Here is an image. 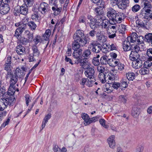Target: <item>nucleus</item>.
Here are the masks:
<instances>
[{"mask_svg":"<svg viewBox=\"0 0 152 152\" xmlns=\"http://www.w3.org/2000/svg\"><path fill=\"white\" fill-rule=\"evenodd\" d=\"M73 37L75 41L79 42L82 46H85L88 40L82 30H77L75 33Z\"/></svg>","mask_w":152,"mask_h":152,"instance_id":"nucleus-1","label":"nucleus"},{"mask_svg":"<svg viewBox=\"0 0 152 152\" xmlns=\"http://www.w3.org/2000/svg\"><path fill=\"white\" fill-rule=\"evenodd\" d=\"M131 51L129 55V58L133 61L140 59V55L139 54L140 48L138 45H134V47L132 48Z\"/></svg>","mask_w":152,"mask_h":152,"instance_id":"nucleus-2","label":"nucleus"},{"mask_svg":"<svg viewBox=\"0 0 152 152\" xmlns=\"http://www.w3.org/2000/svg\"><path fill=\"white\" fill-rule=\"evenodd\" d=\"M92 46L91 50L94 53H98L100 52L101 50L102 45L98 43L97 41L92 40L88 46V48H91Z\"/></svg>","mask_w":152,"mask_h":152,"instance_id":"nucleus-3","label":"nucleus"},{"mask_svg":"<svg viewBox=\"0 0 152 152\" xmlns=\"http://www.w3.org/2000/svg\"><path fill=\"white\" fill-rule=\"evenodd\" d=\"M15 85L13 84H10V86L8 89V91L7 92L4 93L3 95V96L4 98H7V99H11L12 100V103L14 100L15 98L13 99L12 97L10 96H12L15 91V88L14 87Z\"/></svg>","mask_w":152,"mask_h":152,"instance_id":"nucleus-4","label":"nucleus"},{"mask_svg":"<svg viewBox=\"0 0 152 152\" xmlns=\"http://www.w3.org/2000/svg\"><path fill=\"white\" fill-rule=\"evenodd\" d=\"M10 99H7V98H3L0 99V111H2L6 108L8 105H10L12 104V100Z\"/></svg>","mask_w":152,"mask_h":152,"instance_id":"nucleus-5","label":"nucleus"},{"mask_svg":"<svg viewBox=\"0 0 152 152\" xmlns=\"http://www.w3.org/2000/svg\"><path fill=\"white\" fill-rule=\"evenodd\" d=\"M124 14L121 12H118L116 13L112 21L115 23H120L124 20Z\"/></svg>","mask_w":152,"mask_h":152,"instance_id":"nucleus-6","label":"nucleus"},{"mask_svg":"<svg viewBox=\"0 0 152 152\" xmlns=\"http://www.w3.org/2000/svg\"><path fill=\"white\" fill-rule=\"evenodd\" d=\"M94 70L90 66L88 65L85 69L84 74L86 77L88 78L94 77Z\"/></svg>","mask_w":152,"mask_h":152,"instance_id":"nucleus-7","label":"nucleus"},{"mask_svg":"<svg viewBox=\"0 0 152 152\" xmlns=\"http://www.w3.org/2000/svg\"><path fill=\"white\" fill-rule=\"evenodd\" d=\"M97 70L100 73L99 75V78L102 83H104L106 82L105 77L103 73L104 71V68L103 66H101L97 67Z\"/></svg>","mask_w":152,"mask_h":152,"instance_id":"nucleus-8","label":"nucleus"},{"mask_svg":"<svg viewBox=\"0 0 152 152\" xmlns=\"http://www.w3.org/2000/svg\"><path fill=\"white\" fill-rule=\"evenodd\" d=\"M144 6L142 9L145 11L147 12L151 13L152 11V6L151 2L148 0H143L142 2Z\"/></svg>","mask_w":152,"mask_h":152,"instance_id":"nucleus-9","label":"nucleus"},{"mask_svg":"<svg viewBox=\"0 0 152 152\" xmlns=\"http://www.w3.org/2000/svg\"><path fill=\"white\" fill-rule=\"evenodd\" d=\"M50 8L49 5L45 2L41 3L39 8V10L42 14H45L49 10Z\"/></svg>","mask_w":152,"mask_h":152,"instance_id":"nucleus-10","label":"nucleus"},{"mask_svg":"<svg viewBox=\"0 0 152 152\" xmlns=\"http://www.w3.org/2000/svg\"><path fill=\"white\" fill-rule=\"evenodd\" d=\"M107 16L109 18L110 20L112 21L113 18H114V16L116 13V11L112 7H109L107 8Z\"/></svg>","mask_w":152,"mask_h":152,"instance_id":"nucleus-11","label":"nucleus"},{"mask_svg":"<svg viewBox=\"0 0 152 152\" xmlns=\"http://www.w3.org/2000/svg\"><path fill=\"white\" fill-rule=\"evenodd\" d=\"M115 138L114 135H111L107 139V142L110 147L113 149H114L116 145Z\"/></svg>","mask_w":152,"mask_h":152,"instance_id":"nucleus-12","label":"nucleus"},{"mask_svg":"<svg viewBox=\"0 0 152 152\" xmlns=\"http://www.w3.org/2000/svg\"><path fill=\"white\" fill-rule=\"evenodd\" d=\"M120 2L118 4V7L121 10L126 9L129 3V0H120Z\"/></svg>","mask_w":152,"mask_h":152,"instance_id":"nucleus-13","label":"nucleus"},{"mask_svg":"<svg viewBox=\"0 0 152 152\" xmlns=\"http://www.w3.org/2000/svg\"><path fill=\"white\" fill-rule=\"evenodd\" d=\"M129 41L127 39L124 41L123 43V48L124 51H127L130 50H131L132 48L134 47V46H132Z\"/></svg>","mask_w":152,"mask_h":152,"instance_id":"nucleus-14","label":"nucleus"},{"mask_svg":"<svg viewBox=\"0 0 152 152\" xmlns=\"http://www.w3.org/2000/svg\"><path fill=\"white\" fill-rule=\"evenodd\" d=\"M144 22H143L141 20H137L136 21V23L137 25L141 28H144L146 29H148V26H147L148 24H151L150 22H148L147 20H144Z\"/></svg>","mask_w":152,"mask_h":152,"instance_id":"nucleus-15","label":"nucleus"},{"mask_svg":"<svg viewBox=\"0 0 152 152\" xmlns=\"http://www.w3.org/2000/svg\"><path fill=\"white\" fill-rule=\"evenodd\" d=\"M28 7L26 4H23L20 7L18 12H19L21 14L26 15L28 12Z\"/></svg>","mask_w":152,"mask_h":152,"instance_id":"nucleus-16","label":"nucleus"},{"mask_svg":"<svg viewBox=\"0 0 152 152\" xmlns=\"http://www.w3.org/2000/svg\"><path fill=\"white\" fill-rule=\"evenodd\" d=\"M111 59H109L107 56H104L101 57L100 61L102 64L106 65L108 64L111 65Z\"/></svg>","mask_w":152,"mask_h":152,"instance_id":"nucleus-17","label":"nucleus"},{"mask_svg":"<svg viewBox=\"0 0 152 152\" xmlns=\"http://www.w3.org/2000/svg\"><path fill=\"white\" fill-rule=\"evenodd\" d=\"M132 64L133 67L135 69L140 68L142 65V60L140 59L133 61Z\"/></svg>","mask_w":152,"mask_h":152,"instance_id":"nucleus-18","label":"nucleus"},{"mask_svg":"<svg viewBox=\"0 0 152 152\" xmlns=\"http://www.w3.org/2000/svg\"><path fill=\"white\" fill-rule=\"evenodd\" d=\"M25 50V47L22 45H19L16 47V52L20 55H24L26 53Z\"/></svg>","mask_w":152,"mask_h":152,"instance_id":"nucleus-19","label":"nucleus"},{"mask_svg":"<svg viewBox=\"0 0 152 152\" xmlns=\"http://www.w3.org/2000/svg\"><path fill=\"white\" fill-rule=\"evenodd\" d=\"M10 10V7L7 4H4L0 7V13L2 15L7 14Z\"/></svg>","mask_w":152,"mask_h":152,"instance_id":"nucleus-20","label":"nucleus"},{"mask_svg":"<svg viewBox=\"0 0 152 152\" xmlns=\"http://www.w3.org/2000/svg\"><path fill=\"white\" fill-rule=\"evenodd\" d=\"M145 62L143 64V67L140 70L139 72L142 75H148L149 73V70L148 66H145Z\"/></svg>","mask_w":152,"mask_h":152,"instance_id":"nucleus-21","label":"nucleus"},{"mask_svg":"<svg viewBox=\"0 0 152 152\" xmlns=\"http://www.w3.org/2000/svg\"><path fill=\"white\" fill-rule=\"evenodd\" d=\"M87 59L83 58H80L79 60H75V63L77 64H80V65L81 66H85L87 64L88 61L87 60Z\"/></svg>","mask_w":152,"mask_h":152,"instance_id":"nucleus-22","label":"nucleus"},{"mask_svg":"<svg viewBox=\"0 0 152 152\" xmlns=\"http://www.w3.org/2000/svg\"><path fill=\"white\" fill-rule=\"evenodd\" d=\"M51 117V115L50 113H49L45 116L43 119L41 126V130H42L45 127L46 124L48 122V120Z\"/></svg>","mask_w":152,"mask_h":152,"instance_id":"nucleus-23","label":"nucleus"},{"mask_svg":"<svg viewBox=\"0 0 152 152\" xmlns=\"http://www.w3.org/2000/svg\"><path fill=\"white\" fill-rule=\"evenodd\" d=\"M129 83V82L127 78H123L120 83L121 89L122 90L124 88H126L128 86Z\"/></svg>","mask_w":152,"mask_h":152,"instance_id":"nucleus-24","label":"nucleus"},{"mask_svg":"<svg viewBox=\"0 0 152 152\" xmlns=\"http://www.w3.org/2000/svg\"><path fill=\"white\" fill-rule=\"evenodd\" d=\"M33 12L31 15V18L33 20H34L36 21H38L40 19V18L39 15V12L37 9L36 10L35 9L33 10Z\"/></svg>","mask_w":152,"mask_h":152,"instance_id":"nucleus-25","label":"nucleus"},{"mask_svg":"<svg viewBox=\"0 0 152 152\" xmlns=\"http://www.w3.org/2000/svg\"><path fill=\"white\" fill-rule=\"evenodd\" d=\"M117 23H110V24L108 25L107 30L109 31H111L113 32H116V29L118 28V26L116 25Z\"/></svg>","mask_w":152,"mask_h":152,"instance_id":"nucleus-26","label":"nucleus"},{"mask_svg":"<svg viewBox=\"0 0 152 152\" xmlns=\"http://www.w3.org/2000/svg\"><path fill=\"white\" fill-rule=\"evenodd\" d=\"M82 55L83 58L87 59L89 58L91 55V50L89 48L83 51Z\"/></svg>","mask_w":152,"mask_h":152,"instance_id":"nucleus-27","label":"nucleus"},{"mask_svg":"<svg viewBox=\"0 0 152 152\" xmlns=\"http://www.w3.org/2000/svg\"><path fill=\"white\" fill-rule=\"evenodd\" d=\"M137 35L136 33L133 32L130 37H127V40L131 43H134L136 41Z\"/></svg>","mask_w":152,"mask_h":152,"instance_id":"nucleus-28","label":"nucleus"},{"mask_svg":"<svg viewBox=\"0 0 152 152\" xmlns=\"http://www.w3.org/2000/svg\"><path fill=\"white\" fill-rule=\"evenodd\" d=\"M100 21H102L101 25L103 28L107 29L108 24L109 23L110 21L106 19L101 18Z\"/></svg>","mask_w":152,"mask_h":152,"instance_id":"nucleus-29","label":"nucleus"},{"mask_svg":"<svg viewBox=\"0 0 152 152\" xmlns=\"http://www.w3.org/2000/svg\"><path fill=\"white\" fill-rule=\"evenodd\" d=\"M140 113V109L137 107H134L132 111V115L134 117H137Z\"/></svg>","mask_w":152,"mask_h":152,"instance_id":"nucleus-30","label":"nucleus"},{"mask_svg":"<svg viewBox=\"0 0 152 152\" xmlns=\"http://www.w3.org/2000/svg\"><path fill=\"white\" fill-rule=\"evenodd\" d=\"M81 46L83 47L84 46H82L79 42L75 41L73 42L72 44V47L74 51L78 50Z\"/></svg>","mask_w":152,"mask_h":152,"instance_id":"nucleus-31","label":"nucleus"},{"mask_svg":"<svg viewBox=\"0 0 152 152\" xmlns=\"http://www.w3.org/2000/svg\"><path fill=\"white\" fill-rule=\"evenodd\" d=\"M33 51V56L36 59H38L40 53L36 46H34L32 47Z\"/></svg>","mask_w":152,"mask_h":152,"instance_id":"nucleus-32","label":"nucleus"},{"mask_svg":"<svg viewBox=\"0 0 152 152\" xmlns=\"http://www.w3.org/2000/svg\"><path fill=\"white\" fill-rule=\"evenodd\" d=\"M96 37L98 41H101L102 42H105L106 41V36L98 32L96 33Z\"/></svg>","mask_w":152,"mask_h":152,"instance_id":"nucleus-33","label":"nucleus"},{"mask_svg":"<svg viewBox=\"0 0 152 152\" xmlns=\"http://www.w3.org/2000/svg\"><path fill=\"white\" fill-rule=\"evenodd\" d=\"M25 35L27 37L28 42H31L33 40V34L31 33L28 30H26L25 32Z\"/></svg>","mask_w":152,"mask_h":152,"instance_id":"nucleus-34","label":"nucleus"},{"mask_svg":"<svg viewBox=\"0 0 152 152\" xmlns=\"http://www.w3.org/2000/svg\"><path fill=\"white\" fill-rule=\"evenodd\" d=\"M24 30L21 29L20 28H18L15 31V36L18 39H19L21 37V34Z\"/></svg>","mask_w":152,"mask_h":152,"instance_id":"nucleus-35","label":"nucleus"},{"mask_svg":"<svg viewBox=\"0 0 152 152\" xmlns=\"http://www.w3.org/2000/svg\"><path fill=\"white\" fill-rule=\"evenodd\" d=\"M73 98L75 102H80L84 99L83 96L77 94L74 95Z\"/></svg>","mask_w":152,"mask_h":152,"instance_id":"nucleus-36","label":"nucleus"},{"mask_svg":"<svg viewBox=\"0 0 152 152\" xmlns=\"http://www.w3.org/2000/svg\"><path fill=\"white\" fill-rule=\"evenodd\" d=\"M18 77L15 75H12L10 78V84L15 85L18 80Z\"/></svg>","mask_w":152,"mask_h":152,"instance_id":"nucleus-37","label":"nucleus"},{"mask_svg":"<svg viewBox=\"0 0 152 152\" xmlns=\"http://www.w3.org/2000/svg\"><path fill=\"white\" fill-rule=\"evenodd\" d=\"M107 77L108 78L109 80L111 81H114L118 78L117 76L116 75H115L112 73H109L107 75Z\"/></svg>","mask_w":152,"mask_h":152,"instance_id":"nucleus-38","label":"nucleus"},{"mask_svg":"<svg viewBox=\"0 0 152 152\" xmlns=\"http://www.w3.org/2000/svg\"><path fill=\"white\" fill-rule=\"evenodd\" d=\"M126 77L125 78H127L128 81L129 80H133L134 79L135 74L134 73L132 72H129L128 73L126 74Z\"/></svg>","mask_w":152,"mask_h":152,"instance_id":"nucleus-39","label":"nucleus"},{"mask_svg":"<svg viewBox=\"0 0 152 152\" xmlns=\"http://www.w3.org/2000/svg\"><path fill=\"white\" fill-rule=\"evenodd\" d=\"M27 25L32 30H34L37 27V25L33 21H30L27 23Z\"/></svg>","mask_w":152,"mask_h":152,"instance_id":"nucleus-40","label":"nucleus"},{"mask_svg":"<svg viewBox=\"0 0 152 152\" xmlns=\"http://www.w3.org/2000/svg\"><path fill=\"white\" fill-rule=\"evenodd\" d=\"M100 57L99 55H97L96 57L93 58L92 59V62L93 64L96 66H98L99 64V62L98 58Z\"/></svg>","mask_w":152,"mask_h":152,"instance_id":"nucleus-41","label":"nucleus"},{"mask_svg":"<svg viewBox=\"0 0 152 152\" xmlns=\"http://www.w3.org/2000/svg\"><path fill=\"white\" fill-rule=\"evenodd\" d=\"M151 13L147 12L145 11L142 10L140 15L145 19H148L149 17V14Z\"/></svg>","mask_w":152,"mask_h":152,"instance_id":"nucleus-42","label":"nucleus"},{"mask_svg":"<svg viewBox=\"0 0 152 152\" xmlns=\"http://www.w3.org/2000/svg\"><path fill=\"white\" fill-rule=\"evenodd\" d=\"M82 117V118L84 120V124L85 125H88V123L89 120L90 118L88 115L84 113L83 114Z\"/></svg>","mask_w":152,"mask_h":152,"instance_id":"nucleus-43","label":"nucleus"},{"mask_svg":"<svg viewBox=\"0 0 152 152\" xmlns=\"http://www.w3.org/2000/svg\"><path fill=\"white\" fill-rule=\"evenodd\" d=\"M88 82L86 83V85L89 87H91L93 86L94 83L95 82V80L94 77H92V78H88Z\"/></svg>","mask_w":152,"mask_h":152,"instance_id":"nucleus-44","label":"nucleus"},{"mask_svg":"<svg viewBox=\"0 0 152 152\" xmlns=\"http://www.w3.org/2000/svg\"><path fill=\"white\" fill-rule=\"evenodd\" d=\"M106 31L108 37L110 39L114 38L116 36V32H113L111 31H109V30H107Z\"/></svg>","mask_w":152,"mask_h":152,"instance_id":"nucleus-45","label":"nucleus"},{"mask_svg":"<svg viewBox=\"0 0 152 152\" xmlns=\"http://www.w3.org/2000/svg\"><path fill=\"white\" fill-rule=\"evenodd\" d=\"M145 37L146 42L148 43L151 42L152 41V33L146 34Z\"/></svg>","mask_w":152,"mask_h":152,"instance_id":"nucleus-46","label":"nucleus"},{"mask_svg":"<svg viewBox=\"0 0 152 152\" xmlns=\"http://www.w3.org/2000/svg\"><path fill=\"white\" fill-rule=\"evenodd\" d=\"M140 9V6L139 4H136L132 8V10L134 12L138 11Z\"/></svg>","mask_w":152,"mask_h":152,"instance_id":"nucleus-47","label":"nucleus"},{"mask_svg":"<svg viewBox=\"0 0 152 152\" xmlns=\"http://www.w3.org/2000/svg\"><path fill=\"white\" fill-rule=\"evenodd\" d=\"M23 74V71L20 70V69L18 68H16L15 72L14 73L13 75H15L17 77L20 76L22 75V74Z\"/></svg>","mask_w":152,"mask_h":152,"instance_id":"nucleus-48","label":"nucleus"},{"mask_svg":"<svg viewBox=\"0 0 152 152\" xmlns=\"http://www.w3.org/2000/svg\"><path fill=\"white\" fill-rule=\"evenodd\" d=\"M147 54L149 57L148 60L152 61V48H149L147 50Z\"/></svg>","mask_w":152,"mask_h":152,"instance_id":"nucleus-49","label":"nucleus"},{"mask_svg":"<svg viewBox=\"0 0 152 152\" xmlns=\"http://www.w3.org/2000/svg\"><path fill=\"white\" fill-rule=\"evenodd\" d=\"M111 61H112V63H111L110 66H113L116 67L120 63L119 60L118 59H111Z\"/></svg>","mask_w":152,"mask_h":152,"instance_id":"nucleus-50","label":"nucleus"},{"mask_svg":"<svg viewBox=\"0 0 152 152\" xmlns=\"http://www.w3.org/2000/svg\"><path fill=\"white\" fill-rule=\"evenodd\" d=\"M144 37L143 36H137V42L138 44H141L144 43Z\"/></svg>","mask_w":152,"mask_h":152,"instance_id":"nucleus-51","label":"nucleus"},{"mask_svg":"<svg viewBox=\"0 0 152 152\" xmlns=\"http://www.w3.org/2000/svg\"><path fill=\"white\" fill-rule=\"evenodd\" d=\"M15 26L16 27H19L18 28H20L21 29L23 30H25L26 28V25L25 24L21 23H16Z\"/></svg>","mask_w":152,"mask_h":152,"instance_id":"nucleus-52","label":"nucleus"},{"mask_svg":"<svg viewBox=\"0 0 152 152\" xmlns=\"http://www.w3.org/2000/svg\"><path fill=\"white\" fill-rule=\"evenodd\" d=\"M108 82H109V81H108ZM111 84V83H107L106 84V88H104V91L106 92H107L108 93H110L112 92V88L111 87H109L108 88L107 87H106V86H108L109 84Z\"/></svg>","mask_w":152,"mask_h":152,"instance_id":"nucleus-53","label":"nucleus"},{"mask_svg":"<svg viewBox=\"0 0 152 152\" xmlns=\"http://www.w3.org/2000/svg\"><path fill=\"white\" fill-rule=\"evenodd\" d=\"M127 98L125 96L121 95L119 96V100L124 103H125L127 101Z\"/></svg>","mask_w":152,"mask_h":152,"instance_id":"nucleus-54","label":"nucleus"},{"mask_svg":"<svg viewBox=\"0 0 152 152\" xmlns=\"http://www.w3.org/2000/svg\"><path fill=\"white\" fill-rule=\"evenodd\" d=\"M101 8L100 7H96L95 8L94 11L97 15L101 16V15L102 14V12L101 10Z\"/></svg>","mask_w":152,"mask_h":152,"instance_id":"nucleus-55","label":"nucleus"},{"mask_svg":"<svg viewBox=\"0 0 152 152\" xmlns=\"http://www.w3.org/2000/svg\"><path fill=\"white\" fill-rule=\"evenodd\" d=\"M41 39L40 36L39 35H37L36 36L35 39L34 40L33 39V40L35 44L36 45L40 42Z\"/></svg>","mask_w":152,"mask_h":152,"instance_id":"nucleus-56","label":"nucleus"},{"mask_svg":"<svg viewBox=\"0 0 152 152\" xmlns=\"http://www.w3.org/2000/svg\"><path fill=\"white\" fill-rule=\"evenodd\" d=\"M18 39L19 40L20 43L23 44H26V43L29 42L27 38L23 37H21L20 39Z\"/></svg>","mask_w":152,"mask_h":152,"instance_id":"nucleus-57","label":"nucleus"},{"mask_svg":"<svg viewBox=\"0 0 152 152\" xmlns=\"http://www.w3.org/2000/svg\"><path fill=\"white\" fill-rule=\"evenodd\" d=\"M24 1L25 4H26L27 5H28L29 7L32 6L34 3L33 0H24Z\"/></svg>","mask_w":152,"mask_h":152,"instance_id":"nucleus-58","label":"nucleus"},{"mask_svg":"<svg viewBox=\"0 0 152 152\" xmlns=\"http://www.w3.org/2000/svg\"><path fill=\"white\" fill-rule=\"evenodd\" d=\"M50 36L47 35L46 34H44L43 36L42 37L45 40V42H46L47 43L45 48L47 47L49 44V41H48V40H49Z\"/></svg>","mask_w":152,"mask_h":152,"instance_id":"nucleus-59","label":"nucleus"},{"mask_svg":"<svg viewBox=\"0 0 152 152\" xmlns=\"http://www.w3.org/2000/svg\"><path fill=\"white\" fill-rule=\"evenodd\" d=\"M145 66H148L150 69L152 71V61L148 60L145 62Z\"/></svg>","mask_w":152,"mask_h":152,"instance_id":"nucleus-60","label":"nucleus"},{"mask_svg":"<svg viewBox=\"0 0 152 152\" xmlns=\"http://www.w3.org/2000/svg\"><path fill=\"white\" fill-rule=\"evenodd\" d=\"M78 21L79 23H84L86 22V18L84 15H81L79 17Z\"/></svg>","mask_w":152,"mask_h":152,"instance_id":"nucleus-61","label":"nucleus"},{"mask_svg":"<svg viewBox=\"0 0 152 152\" xmlns=\"http://www.w3.org/2000/svg\"><path fill=\"white\" fill-rule=\"evenodd\" d=\"M87 82L88 80H87L86 78H82L80 81V84L83 88L84 87L85 85L86 84V83Z\"/></svg>","mask_w":152,"mask_h":152,"instance_id":"nucleus-62","label":"nucleus"},{"mask_svg":"<svg viewBox=\"0 0 152 152\" xmlns=\"http://www.w3.org/2000/svg\"><path fill=\"white\" fill-rule=\"evenodd\" d=\"M99 122L100 124L105 128H108V126L105 124V121L104 119H100L99 120Z\"/></svg>","mask_w":152,"mask_h":152,"instance_id":"nucleus-63","label":"nucleus"},{"mask_svg":"<svg viewBox=\"0 0 152 152\" xmlns=\"http://www.w3.org/2000/svg\"><path fill=\"white\" fill-rule=\"evenodd\" d=\"M72 55L74 58L76 59V60H79L81 58L80 56L77 54L76 51H74L72 53Z\"/></svg>","mask_w":152,"mask_h":152,"instance_id":"nucleus-64","label":"nucleus"}]
</instances>
